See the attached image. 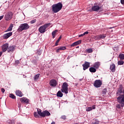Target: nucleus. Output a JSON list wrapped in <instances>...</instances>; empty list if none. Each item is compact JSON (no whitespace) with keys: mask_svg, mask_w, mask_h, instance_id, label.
Segmentation results:
<instances>
[{"mask_svg":"<svg viewBox=\"0 0 124 124\" xmlns=\"http://www.w3.org/2000/svg\"><path fill=\"white\" fill-rule=\"evenodd\" d=\"M39 116L40 117L45 118V117H49V116H51V113L47 110H44L42 111L41 109H37V112H34V117H35V118H39Z\"/></svg>","mask_w":124,"mask_h":124,"instance_id":"nucleus-1","label":"nucleus"},{"mask_svg":"<svg viewBox=\"0 0 124 124\" xmlns=\"http://www.w3.org/2000/svg\"><path fill=\"white\" fill-rule=\"evenodd\" d=\"M62 3L61 2L54 4L52 6V11L54 13H58V12L62 10Z\"/></svg>","mask_w":124,"mask_h":124,"instance_id":"nucleus-2","label":"nucleus"},{"mask_svg":"<svg viewBox=\"0 0 124 124\" xmlns=\"http://www.w3.org/2000/svg\"><path fill=\"white\" fill-rule=\"evenodd\" d=\"M30 29V25L28 23H22L18 27L17 31L22 32L23 31H27Z\"/></svg>","mask_w":124,"mask_h":124,"instance_id":"nucleus-3","label":"nucleus"},{"mask_svg":"<svg viewBox=\"0 0 124 124\" xmlns=\"http://www.w3.org/2000/svg\"><path fill=\"white\" fill-rule=\"evenodd\" d=\"M51 26V23H46L45 25L40 26L39 28V31L40 33H44L45 31H46V28H48V27Z\"/></svg>","mask_w":124,"mask_h":124,"instance_id":"nucleus-4","label":"nucleus"},{"mask_svg":"<svg viewBox=\"0 0 124 124\" xmlns=\"http://www.w3.org/2000/svg\"><path fill=\"white\" fill-rule=\"evenodd\" d=\"M61 91L62 93H64L66 94L68 93V84L67 82L63 83Z\"/></svg>","mask_w":124,"mask_h":124,"instance_id":"nucleus-5","label":"nucleus"},{"mask_svg":"<svg viewBox=\"0 0 124 124\" xmlns=\"http://www.w3.org/2000/svg\"><path fill=\"white\" fill-rule=\"evenodd\" d=\"M123 94H124V87H123V85H120L116 93V96H121Z\"/></svg>","mask_w":124,"mask_h":124,"instance_id":"nucleus-6","label":"nucleus"},{"mask_svg":"<svg viewBox=\"0 0 124 124\" xmlns=\"http://www.w3.org/2000/svg\"><path fill=\"white\" fill-rule=\"evenodd\" d=\"M117 101L121 104V107H124V94L121 95L117 97Z\"/></svg>","mask_w":124,"mask_h":124,"instance_id":"nucleus-7","label":"nucleus"},{"mask_svg":"<svg viewBox=\"0 0 124 124\" xmlns=\"http://www.w3.org/2000/svg\"><path fill=\"white\" fill-rule=\"evenodd\" d=\"M102 85V81H101L100 79L96 80L94 81L93 84V86L94 87H95V88H100Z\"/></svg>","mask_w":124,"mask_h":124,"instance_id":"nucleus-8","label":"nucleus"},{"mask_svg":"<svg viewBox=\"0 0 124 124\" xmlns=\"http://www.w3.org/2000/svg\"><path fill=\"white\" fill-rule=\"evenodd\" d=\"M13 15V13L12 12H8L5 16V19L6 21H9V20H11L12 19V16Z\"/></svg>","mask_w":124,"mask_h":124,"instance_id":"nucleus-9","label":"nucleus"},{"mask_svg":"<svg viewBox=\"0 0 124 124\" xmlns=\"http://www.w3.org/2000/svg\"><path fill=\"white\" fill-rule=\"evenodd\" d=\"M106 37V34H102L96 36H94V39L95 40H100V39H103Z\"/></svg>","mask_w":124,"mask_h":124,"instance_id":"nucleus-10","label":"nucleus"},{"mask_svg":"<svg viewBox=\"0 0 124 124\" xmlns=\"http://www.w3.org/2000/svg\"><path fill=\"white\" fill-rule=\"evenodd\" d=\"M49 85L51 87H56L58 85V82L56 79H51L49 81Z\"/></svg>","mask_w":124,"mask_h":124,"instance_id":"nucleus-11","label":"nucleus"},{"mask_svg":"<svg viewBox=\"0 0 124 124\" xmlns=\"http://www.w3.org/2000/svg\"><path fill=\"white\" fill-rule=\"evenodd\" d=\"M90 64L91 63L90 62H85V63L83 64H82L83 70H86V69H88V68L90 67Z\"/></svg>","mask_w":124,"mask_h":124,"instance_id":"nucleus-12","label":"nucleus"},{"mask_svg":"<svg viewBox=\"0 0 124 124\" xmlns=\"http://www.w3.org/2000/svg\"><path fill=\"white\" fill-rule=\"evenodd\" d=\"M9 46V45L7 43H5L2 46V52H6L8 49V47Z\"/></svg>","mask_w":124,"mask_h":124,"instance_id":"nucleus-13","label":"nucleus"},{"mask_svg":"<svg viewBox=\"0 0 124 124\" xmlns=\"http://www.w3.org/2000/svg\"><path fill=\"white\" fill-rule=\"evenodd\" d=\"M100 9H101V7L98 5H94L92 7V10L96 12L98 11Z\"/></svg>","mask_w":124,"mask_h":124,"instance_id":"nucleus-14","label":"nucleus"},{"mask_svg":"<svg viewBox=\"0 0 124 124\" xmlns=\"http://www.w3.org/2000/svg\"><path fill=\"white\" fill-rule=\"evenodd\" d=\"M15 50V46H8L7 52L8 53H13Z\"/></svg>","mask_w":124,"mask_h":124,"instance_id":"nucleus-15","label":"nucleus"},{"mask_svg":"<svg viewBox=\"0 0 124 124\" xmlns=\"http://www.w3.org/2000/svg\"><path fill=\"white\" fill-rule=\"evenodd\" d=\"M13 34L12 32H10L9 33H7L3 35V39H7L9 37H10Z\"/></svg>","mask_w":124,"mask_h":124,"instance_id":"nucleus-16","label":"nucleus"},{"mask_svg":"<svg viewBox=\"0 0 124 124\" xmlns=\"http://www.w3.org/2000/svg\"><path fill=\"white\" fill-rule=\"evenodd\" d=\"M82 43V40H78L77 42L73 43L71 45V47H74V46H77V45H79Z\"/></svg>","mask_w":124,"mask_h":124,"instance_id":"nucleus-17","label":"nucleus"},{"mask_svg":"<svg viewBox=\"0 0 124 124\" xmlns=\"http://www.w3.org/2000/svg\"><path fill=\"white\" fill-rule=\"evenodd\" d=\"M66 47L65 46H61L56 49V53H59L60 51H63V50H66Z\"/></svg>","mask_w":124,"mask_h":124,"instance_id":"nucleus-18","label":"nucleus"},{"mask_svg":"<svg viewBox=\"0 0 124 124\" xmlns=\"http://www.w3.org/2000/svg\"><path fill=\"white\" fill-rule=\"evenodd\" d=\"M16 94L17 95V96H19V97H22L24 94L22 93V92L20 90H16Z\"/></svg>","mask_w":124,"mask_h":124,"instance_id":"nucleus-19","label":"nucleus"},{"mask_svg":"<svg viewBox=\"0 0 124 124\" xmlns=\"http://www.w3.org/2000/svg\"><path fill=\"white\" fill-rule=\"evenodd\" d=\"M20 101L22 103H28L29 99H27V98L23 97L20 98Z\"/></svg>","mask_w":124,"mask_h":124,"instance_id":"nucleus-20","label":"nucleus"},{"mask_svg":"<svg viewBox=\"0 0 124 124\" xmlns=\"http://www.w3.org/2000/svg\"><path fill=\"white\" fill-rule=\"evenodd\" d=\"M93 109H95V105H93L92 107H88L86 108L87 112H90V111H92Z\"/></svg>","mask_w":124,"mask_h":124,"instance_id":"nucleus-21","label":"nucleus"},{"mask_svg":"<svg viewBox=\"0 0 124 124\" xmlns=\"http://www.w3.org/2000/svg\"><path fill=\"white\" fill-rule=\"evenodd\" d=\"M110 70L112 72H115V70H116V65H115L114 64L110 65Z\"/></svg>","mask_w":124,"mask_h":124,"instance_id":"nucleus-22","label":"nucleus"},{"mask_svg":"<svg viewBox=\"0 0 124 124\" xmlns=\"http://www.w3.org/2000/svg\"><path fill=\"white\" fill-rule=\"evenodd\" d=\"M13 24H11L8 29L6 31H5V32H7V31H12V29H13Z\"/></svg>","mask_w":124,"mask_h":124,"instance_id":"nucleus-23","label":"nucleus"},{"mask_svg":"<svg viewBox=\"0 0 124 124\" xmlns=\"http://www.w3.org/2000/svg\"><path fill=\"white\" fill-rule=\"evenodd\" d=\"M57 96L58 97H62V96H63V94L62 93V91H59L57 93Z\"/></svg>","mask_w":124,"mask_h":124,"instance_id":"nucleus-24","label":"nucleus"},{"mask_svg":"<svg viewBox=\"0 0 124 124\" xmlns=\"http://www.w3.org/2000/svg\"><path fill=\"white\" fill-rule=\"evenodd\" d=\"M99 66H100V63L99 62H95L93 65V67L95 68H99Z\"/></svg>","mask_w":124,"mask_h":124,"instance_id":"nucleus-25","label":"nucleus"},{"mask_svg":"<svg viewBox=\"0 0 124 124\" xmlns=\"http://www.w3.org/2000/svg\"><path fill=\"white\" fill-rule=\"evenodd\" d=\"M89 71L93 73H94L95 72H96V69L94 67H91L89 68Z\"/></svg>","mask_w":124,"mask_h":124,"instance_id":"nucleus-26","label":"nucleus"},{"mask_svg":"<svg viewBox=\"0 0 124 124\" xmlns=\"http://www.w3.org/2000/svg\"><path fill=\"white\" fill-rule=\"evenodd\" d=\"M9 97L12 98V99H16V96L13 93H10L9 94Z\"/></svg>","mask_w":124,"mask_h":124,"instance_id":"nucleus-27","label":"nucleus"},{"mask_svg":"<svg viewBox=\"0 0 124 124\" xmlns=\"http://www.w3.org/2000/svg\"><path fill=\"white\" fill-rule=\"evenodd\" d=\"M57 32H58V30H57L52 31V35L53 36V38H55V37L56 36V33H57Z\"/></svg>","mask_w":124,"mask_h":124,"instance_id":"nucleus-28","label":"nucleus"},{"mask_svg":"<svg viewBox=\"0 0 124 124\" xmlns=\"http://www.w3.org/2000/svg\"><path fill=\"white\" fill-rule=\"evenodd\" d=\"M85 52L88 53H93V48H88L85 50Z\"/></svg>","mask_w":124,"mask_h":124,"instance_id":"nucleus-29","label":"nucleus"},{"mask_svg":"<svg viewBox=\"0 0 124 124\" xmlns=\"http://www.w3.org/2000/svg\"><path fill=\"white\" fill-rule=\"evenodd\" d=\"M61 39H62V36H60V37L58 39V40L56 42L55 45V46H58V44L59 42H60V41L61 40Z\"/></svg>","mask_w":124,"mask_h":124,"instance_id":"nucleus-30","label":"nucleus"},{"mask_svg":"<svg viewBox=\"0 0 124 124\" xmlns=\"http://www.w3.org/2000/svg\"><path fill=\"white\" fill-rule=\"evenodd\" d=\"M119 58L120 60H124V54L123 53H120L119 55Z\"/></svg>","mask_w":124,"mask_h":124,"instance_id":"nucleus-31","label":"nucleus"},{"mask_svg":"<svg viewBox=\"0 0 124 124\" xmlns=\"http://www.w3.org/2000/svg\"><path fill=\"white\" fill-rule=\"evenodd\" d=\"M40 76V74H37L34 77V80L36 81L39 78V77Z\"/></svg>","mask_w":124,"mask_h":124,"instance_id":"nucleus-32","label":"nucleus"},{"mask_svg":"<svg viewBox=\"0 0 124 124\" xmlns=\"http://www.w3.org/2000/svg\"><path fill=\"white\" fill-rule=\"evenodd\" d=\"M124 61L121 60L118 62V64L119 65H122V64H124Z\"/></svg>","mask_w":124,"mask_h":124,"instance_id":"nucleus-33","label":"nucleus"},{"mask_svg":"<svg viewBox=\"0 0 124 124\" xmlns=\"http://www.w3.org/2000/svg\"><path fill=\"white\" fill-rule=\"evenodd\" d=\"M102 93L103 94H106V93H107V89L106 88L104 89Z\"/></svg>","mask_w":124,"mask_h":124,"instance_id":"nucleus-34","label":"nucleus"},{"mask_svg":"<svg viewBox=\"0 0 124 124\" xmlns=\"http://www.w3.org/2000/svg\"><path fill=\"white\" fill-rule=\"evenodd\" d=\"M61 119H62V120H66V116L62 115L61 116Z\"/></svg>","mask_w":124,"mask_h":124,"instance_id":"nucleus-35","label":"nucleus"},{"mask_svg":"<svg viewBox=\"0 0 124 124\" xmlns=\"http://www.w3.org/2000/svg\"><path fill=\"white\" fill-rule=\"evenodd\" d=\"M35 22H36V19H34L33 20H31L30 23L31 24H34V23H35Z\"/></svg>","mask_w":124,"mask_h":124,"instance_id":"nucleus-36","label":"nucleus"},{"mask_svg":"<svg viewBox=\"0 0 124 124\" xmlns=\"http://www.w3.org/2000/svg\"><path fill=\"white\" fill-rule=\"evenodd\" d=\"M32 62H33V63H34V64H36V63H37V61L35 60H33L32 61Z\"/></svg>","mask_w":124,"mask_h":124,"instance_id":"nucleus-37","label":"nucleus"},{"mask_svg":"<svg viewBox=\"0 0 124 124\" xmlns=\"http://www.w3.org/2000/svg\"><path fill=\"white\" fill-rule=\"evenodd\" d=\"M1 92H2V93H4V92H5V90L3 88H1Z\"/></svg>","mask_w":124,"mask_h":124,"instance_id":"nucleus-38","label":"nucleus"},{"mask_svg":"<svg viewBox=\"0 0 124 124\" xmlns=\"http://www.w3.org/2000/svg\"><path fill=\"white\" fill-rule=\"evenodd\" d=\"M3 17H4V16H0V20H2V19H3Z\"/></svg>","mask_w":124,"mask_h":124,"instance_id":"nucleus-39","label":"nucleus"},{"mask_svg":"<svg viewBox=\"0 0 124 124\" xmlns=\"http://www.w3.org/2000/svg\"><path fill=\"white\" fill-rule=\"evenodd\" d=\"M92 124H98V122L95 121V122H93Z\"/></svg>","mask_w":124,"mask_h":124,"instance_id":"nucleus-40","label":"nucleus"},{"mask_svg":"<svg viewBox=\"0 0 124 124\" xmlns=\"http://www.w3.org/2000/svg\"><path fill=\"white\" fill-rule=\"evenodd\" d=\"M88 33H89V31H86V32L83 33V34L84 35H86V34H88Z\"/></svg>","mask_w":124,"mask_h":124,"instance_id":"nucleus-41","label":"nucleus"},{"mask_svg":"<svg viewBox=\"0 0 124 124\" xmlns=\"http://www.w3.org/2000/svg\"><path fill=\"white\" fill-rule=\"evenodd\" d=\"M121 3L122 4H124V0H121Z\"/></svg>","mask_w":124,"mask_h":124,"instance_id":"nucleus-42","label":"nucleus"},{"mask_svg":"<svg viewBox=\"0 0 124 124\" xmlns=\"http://www.w3.org/2000/svg\"><path fill=\"white\" fill-rule=\"evenodd\" d=\"M84 35H84V33L81 34L80 35H79L78 37H81V36H84Z\"/></svg>","mask_w":124,"mask_h":124,"instance_id":"nucleus-43","label":"nucleus"},{"mask_svg":"<svg viewBox=\"0 0 124 124\" xmlns=\"http://www.w3.org/2000/svg\"><path fill=\"white\" fill-rule=\"evenodd\" d=\"M117 107V108H119V109H120V108H121V105H118Z\"/></svg>","mask_w":124,"mask_h":124,"instance_id":"nucleus-44","label":"nucleus"},{"mask_svg":"<svg viewBox=\"0 0 124 124\" xmlns=\"http://www.w3.org/2000/svg\"><path fill=\"white\" fill-rule=\"evenodd\" d=\"M37 53L38 54V55H41V52L40 51H38Z\"/></svg>","mask_w":124,"mask_h":124,"instance_id":"nucleus-45","label":"nucleus"},{"mask_svg":"<svg viewBox=\"0 0 124 124\" xmlns=\"http://www.w3.org/2000/svg\"><path fill=\"white\" fill-rule=\"evenodd\" d=\"M1 55H2V51L0 52V57H1Z\"/></svg>","mask_w":124,"mask_h":124,"instance_id":"nucleus-46","label":"nucleus"},{"mask_svg":"<svg viewBox=\"0 0 124 124\" xmlns=\"http://www.w3.org/2000/svg\"><path fill=\"white\" fill-rule=\"evenodd\" d=\"M67 59V60H69L70 59V56H68Z\"/></svg>","mask_w":124,"mask_h":124,"instance_id":"nucleus-47","label":"nucleus"},{"mask_svg":"<svg viewBox=\"0 0 124 124\" xmlns=\"http://www.w3.org/2000/svg\"><path fill=\"white\" fill-rule=\"evenodd\" d=\"M51 124H56V123L54 122H53L52 123H51Z\"/></svg>","mask_w":124,"mask_h":124,"instance_id":"nucleus-48","label":"nucleus"},{"mask_svg":"<svg viewBox=\"0 0 124 124\" xmlns=\"http://www.w3.org/2000/svg\"><path fill=\"white\" fill-rule=\"evenodd\" d=\"M110 29H113V27H111V28H110Z\"/></svg>","mask_w":124,"mask_h":124,"instance_id":"nucleus-49","label":"nucleus"},{"mask_svg":"<svg viewBox=\"0 0 124 124\" xmlns=\"http://www.w3.org/2000/svg\"><path fill=\"white\" fill-rule=\"evenodd\" d=\"M77 48H79V46H77Z\"/></svg>","mask_w":124,"mask_h":124,"instance_id":"nucleus-50","label":"nucleus"}]
</instances>
